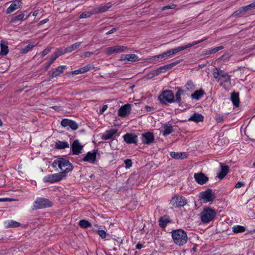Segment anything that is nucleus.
I'll return each instance as SVG.
<instances>
[{
    "label": "nucleus",
    "mask_w": 255,
    "mask_h": 255,
    "mask_svg": "<svg viewBox=\"0 0 255 255\" xmlns=\"http://www.w3.org/2000/svg\"><path fill=\"white\" fill-rule=\"evenodd\" d=\"M116 48V53H121L124 51L126 49L127 47L122 45H116L115 46Z\"/></svg>",
    "instance_id": "obj_47"
},
{
    "label": "nucleus",
    "mask_w": 255,
    "mask_h": 255,
    "mask_svg": "<svg viewBox=\"0 0 255 255\" xmlns=\"http://www.w3.org/2000/svg\"><path fill=\"white\" fill-rule=\"evenodd\" d=\"M79 225L83 228H87L92 226V224L86 220H80L79 223Z\"/></svg>",
    "instance_id": "obj_42"
},
{
    "label": "nucleus",
    "mask_w": 255,
    "mask_h": 255,
    "mask_svg": "<svg viewBox=\"0 0 255 255\" xmlns=\"http://www.w3.org/2000/svg\"><path fill=\"white\" fill-rule=\"evenodd\" d=\"M204 117L200 114L194 113L189 119V121H193L196 123L203 121Z\"/></svg>",
    "instance_id": "obj_27"
},
{
    "label": "nucleus",
    "mask_w": 255,
    "mask_h": 255,
    "mask_svg": "<svg viewBox=\"0 0 255 255\" xmlns=\"http://www.w3.org/2000/svg\"><path fill=\"white\" fill-rule=\"evenodd\" d=\"M250 11L249 8L247 5L240 7L238 10L235 11L233 15L234 16H238L240 14H245L246 12Z\"/></svg>",
    "instance_id": "obj_31"
},
{
    "label": "nucleus",
    "mask_w": 255,
    "mask_h": 255,
    "mask_svg": "<svg viewBox=\"0 0 255 255\" xmlns=\"http://www.w3.org/2000/svg\"><path fill=\"white\" fill-rule=\"evenodd\" d=\"M194 177L195 181L201 185L205 184L208 180V178L202 172L195 173Z\"/></svg>",
    "instance_id": "obj_18"
},
{
    "label": "nucleus",
    "mask_w": 255,
    "mask_h": 255,
    "mask_svg": "<svg viewBox=\"0 0 255 255\" xmlns=\"http://www.w3.org/2000/svg\"><path fill=\"white\" fill-rule=\"evenodd\" d=\"M125 167L127 169L129 168L132 165V161L130 159H127L125 160Z\"/></svg>",
    "instance_id": "obj_49"
},
{
    "label": "nucleus",
    "mask_w": 255,
    "mask_h": 255,
    "mask_svg": "<svg viewBox=\"0 0 255 255\" xmlns=\"http://www.w3.org/2000/svg\"><path fill=\"white\" fill-rule=\"evenodd\" d=\"M176 89L177 90V91L175 94V99H174V102L180 103L181 102V95L184 94L185 91L182 90L181 88L179 87L176 88Z\"/></svg>",
    "instance_id": "obj_30"
},
{
    "label": "nucleus",
    "mask_w": 255,
    "mask_h": 255,
    "mask_svg": "<svg viewBox=\"0 0 255 255\" xmlns=\"http://www.w3.org/2000/svg\"><path fill=\"white\" fill-rule=\"evenodd\" d=\"M94 54V52H85L82 54L81 57L82 58L89 57Z\"/></svg>",
    "instance_id": "obj_52"
},
{
    "label": "nucleus",
    "mask_w": 255,
    "mask_h": 255,
    "mask_svg": "<svg viewBox=\"0 0 255 255\" xmlns=\"http://www.w3.org/2000/svg\"><path fill=\"white\" fill-rule=\"evenodd\" d=\"M82 160L92 164L94 163L96 160V152H88Z\"/></svg>",
    "instance_id": "obj_20"
},
{
    "label": "nucleus",
    "mask_w": 255,
    "mask_h": 255,
    "mask_svg": "<svg viewBox=\"0 0 255 255\" xmlns=\"http://www.w3.org/2000/svg\"><path fill=\"white\" fill-rule=\"evenodd\" d=\"M22 2L21 0H15L12 1L11 4L7 8L6 13L10 14L17 9L20 8L22 6Z\"/></svg>",
    "instance_id": "obj_14"
},
{
    "label": "nucleus",
    "mask_w": 255,
    "mask_h": 255,
    "mask_svg": "<svg viewBox=\"0 0 255 255\" xmlns=\"http://www.w3.org/2000/svg\"><path fill=\"white\" fill-rule=\"evenodd\" d=\"M170 222L166 216L161 217L159 220V225L162 228H165L168 223Z\"/></svg>",
    "instance_id": "obj_39"
},
{
    "label": "nucleus",
    "mask_w": 255,
    "mask_h": 255,
    "mask_svg": "<svg viewBox=\"0 0 255 255\" xmlns=\"http://www.w3.org/2000/svg\"><path fill=\"white\" fill-rule=\"evenodd\" d=\"M205 92L202 89L195 91L193 94L191 95V97L192 99L198 100L200 99L204 95Z\"/></svg>",
    "instance_id": "obj_26"
},
{
    "label": "nucleus",
    "mask_w": 255,
    "mask_h": 255,
    "mask_svg": "<svg viewBox=\"0 0 255 255\" xmlns=\"http://www.w3.org/2000/svg\"><path fill=\"white\" fill-rule=\"evenodd\" d=\"M154 139V134L151 132L148 131L141 134V140L144 144H150Z\"/></svg>",
    "instance_id": "obj_10"
},
{
    "label": "nucleus",
    "mask_w": 255,
    "mask_h": 255,
    "mask_svg": "<svg viewBox=\"0 0 255 255\" xmlns=\"http://www.w3.org/2000/svg\"><path fill=\"white\" fill-rule=\"evenodd\" d=\"M98 234L102 239L106 238L107 233L104 230H101L98 231Z\"/></svg>",
    "instance_id": "obj_50"
},
{
    "label": "nucleus",
    "mask_w": 255,
    "mask_h": 255,
    "mask_svg": "<svg viewBox=\"0 0 255 255\" xmlns=\"http://www.w3.org/2000/svg\"><path fill=\"white\" fill-rule=\"evenodd\" d=\"M4 41H1L0 54L2 56L6 55L8 53V47L6 45L4 44Z\"/></svg>",
    "instance_id": "obj_35"
},
{
    "label": "nucleus",
    "mask_w": 255,
    "mask_h": 255,
    "mask_svg": "<svg viewBox=\"0 0 255 255\" xmlns=\"http://www.w3.org/2000/svg\"><path fill=\"white\" fill-rule=\"evenodd\" d=\"M245 185V183L243 182H238L236 183V184L235 185V188H241V187Z\"/></svg>",
    "instance_id": "obj_55"
},
{
    "label": "nucleus",
    "mask_w": 255,
    "mask_h": 255,
    "mask_svg": "<svg viewBox=\"0 0 255 255\" xmlns=\"http://www.w3.org/2000/svg\"><path fill=\"white\" fill-rule=\"evenodd\" d=\"M162 134L164 136L168 135L174 131L173 127L170 124H164L163 126Z\"/></svg>",
    "instance_id": "obj_23"
},
{
    "label": "nucleus",
    "mask_w": 255,
    "mask_h": 255,
    "mask_svg": "<svg viewBox=\"0 0 255 255\" xmlns=\"http://www.w3.org/2000/svg\"><path fill=\"white\" fill-rule=\"evenodd\" d=\"M220 80H222L224 82L231 83V77L228 73H225L223 70L220 71Z\"/></svg>",
    "instance_id": "obj_32"
},
{
    "label": "nucleus",
    "mask_w": 255,
    "mask_h": 255,
    "mask_svg": "<svg viewBox=\"0 0 255 255\" xmlns=\"http://www.w3.org/2000/svg\"><path fill=\"white\" fill-rule=\"evenodd\" d=\"M61 125L63 127H69L74 130L78 129L79 127L78 125L75 121L68 119H63L61 122Z\"/></svg>",
    "instance_id": "obj_13"
},
{
    "label": "nucleus",
    "mask_w": 255,
    "mask_h": 255,
    "mask_svg": "<svg viewBox=\"0 0 255 255\" xmlns=\"http://www.w3.org/2000/svg\"><path fill=\"white\" fill-rule=\"evenodd\" d=\"M216 215L214 210L209 207L205 208L200 213L201 220L204 223H208L213 220Z\"/></svg>",
    "instance_id": "obj_4"
},
{
    "label": "nucleus",
    "mask_w": 255,
    "mask_h": 255,
    "mask_svg": "<svg viewBox=\"0 0 255 255\" xmlns=\"http://www.w3.org/2000/svg\"><path fill=\"white\" fill-rule=\"evenodd\" d=\"M64 54L62 50H58L53 53L51 58L49 61L46 63L45 66V69L47 70L52 63L60 56Z\"/></svg>",
    "instance_id": "obj_19"
},
{
    "label": "nucleus",
    "mask_w": 255,
    "mask_h": 255,
    "mask_svg": "<svg viewBox=\"0 0 255 255\" xmlns=\"http://www.w3.org/2000/svg\"><path fill=\"white\" fill-rule=\"evenodd\" d=\"M51 50V47H48L45 49L41 53V55L42 56H44L48 54Z\"/></svg>",
    "instance_id": "obj_53"
},
{
    "label": "nucleus",
    "mask_w": 255,
    "mask_h": 255,
    "mask_svg": "<svg viewBox=\"0 0 255 255\" xmlns=\"http://www.w3.org/2000/svg\"><path fill=\"white\" fill-rule=\"evenodd\" d=\"M131 110V105L129 104H127L119 109L118 111V115L121 117H126L129 114Z\"/></svg>",
    "instance_id": "obj_15"
},
{
    "label": "nucleus",
    "mask_w": 255,
    "mask_h": 255,
    "mask_svg": "<svg viewBox=\"0 0 255 255\" xmlns=\"http://www.w3.org/2000/svg\"><path fill=\"white\" fill-rule=\"evenodd\" d=\"M215 119L218 123H222L224 120L223 116L219 115H217Z\"/></svg>",
    "instance_id": "obj_54"
},
{
    "label": "nucleus",
    "mask_w": 255,
    "mask_h": 255,
    "mask_svg": "<svg viewBox=\"0 0 255 255\" xmlns=\"http://www.w3.org/2000/svg\"><path fill=\"white\" fill-rule=\"evenodd\" d=\"M52 205V202L47 199L39 198L35 201L33 209L37 210L49 207Z\"/></svg>",
    "instance_id": "obj_6"
},
{
    "label": "nucleus",
    "mask_w": 255,
    "mask_h": 255,
    "mask_svg": "<svg viewBox=\"0 0 255 255\" xmlns=\"http://www.w3.org/2000/svg\"><path fill=\"white\" fill-rule=\"evenodd\" d=\"M118 129L112 128L109 130L106 131L102 135L101 138L103 140H108L111 139L114 134L117 133Z\"/></svg>",
    "instance_id": "obj_21"
},
{
    "label": "nucleus",
    "mask_w": 255,
    "mask_h": 255,
    "mask_svg": "<svg viewBox=\"0 0 255 255\" xmlns=\"http://www.w3.org/2000/svg\"><path fill=\"white\" fill-rule=\"evenodd\" d=\"M215 70H216V71H214L213 72V75L214 77L216 79H217L218 81H219L221 79V78L220 77V71H221V70L220 68H216Z\"/></svg>",
    "instance_id": "obj_45"
},
{
    "label": "nucleus",
    "mask_w": 255,
    "mask_h": 255,
    "mask_svg": "<svg viewBox=\"0 0 255 255\" xmlns=\"http://www.w3.org/2000/svg\"><path fill=\"white\" fill-rule=\"evenodd\" d=\"M223 48H224L223 46H219L218 47H216L215 48H211L208 50H206V51L204 52L205 53H203V55H208V54H211L213 53H215L217 52H218V51L223 49Z\"/></svg>",
    "instance_id": "obj_38"
},
{
    "label": "nucleus",
    "mask_w": 255,
    "mask_h": 255,
    "mask_svg": "<svg viewBox=\"0 0 255 255\" xmlns=\"http://www.w3.org/2000/svg\"><path fill=\"white\" fill-rule=\"evenodd\" d=\"M48 19H44L41 21H40L39 23V25H42V24H43L45 23H46L48 21Z\"/></svg>",
    "instance_id": "obj_62"
},
{
    "label": "nucleus",
    "mask_w": 255,
    "mask_h": 255,
    "mask_svg": "<svg viewBox=\"0 0 255 255\" xmlns=\"http://www.w3.org/2000/svg\"><path fill=\"white\" fill-rule=\"evenodd\" d=\"M201 196L205 203L213 201L215 197L210 189H208L205 191L201 192Z\"/></svg>",
    "instance_id": "obj_12"
},
{
    "label": "nucleus",
    "mask_w": 255,
    "mask_h": 255,
    "mask_svg": "<svg viewBox=\"0 0 255 255\" xmlns=\"http://www.w3.org/2000/svg\"><path fill=\"white\" fill-rule=\"evenodd\" d=\"M52 166L54 168L58 167L62 171L61 172H64L65 176L66 173L71 171L73 169V165L70 161L64 158H59L55 160L52 163Z\"/></svg>",
    "instance_id": "obj_2"
},
{
    "label": "nucleus",
    "mask_w": 255,
    "mask_h": 255,
    "mask_svg": "<svg viewBox=\"0 0 255 255\" xmlns=\"http://www.w3.org/2000/svg\"><path fill=\"white\" fill-rule=\"evenodd\" d=\"M161 103L166 104V103H172L174 102V96L173 93L171 90H165L162 92L158 97Z\"/></svg>",
    "instance_id": "obj_5"
},
{
    "label": "nucleus",
    "mask_w": 255,
    "mask_h": 255,
    "mask_svg": "<svg viewBox=\"0 0 255 255\" xmlns=\"http://www.w3.org/2000/svg\"><path fill=\"white\" fill-rule=\"evenodd\" d=\"M34 47L32 44H28L23 49H22V53L27 52L30 49H32Z\"/></svg>",
    "instance_id": "obj_48"
},
{
    "label": "nucleus",
    "mask_w": 255,
    "mask_h": 255,
    "mask_svg": "<svg viewBox=\"0 0 255 255\" xmlns=\"http://www.w3.org/2000/svg\"><path fill=\"white\" fill-rule=\"evenodd\" d=\"M170 203L175 208H180L185 206L187 203V200L184 197L175 195L171 199Z\"/></svg>",
    "instance_id": "obj_7"
},
{
    "label": "nucleus",
    "mask_w": 255,
    "mask_h": 255,
    "mask_svg": "<svg viewBox=\"0 0 255 255\" xmlns=\"http://www.w3.org/2000/svg\"><path fill=\"white\" fill-rule=\"evenodd\" d=\"M248 6L249 8V10L250 11L254 9H255V1L248 5Z\"/></svg>",
    "instance_id": "obj_56"
},
{
    "label": "nucleus",
    "mask_w": 255,
    "mask_h": 255,
    "mask_svg": "<svg viewBox=\"0 0 255 255\" xmlns=\"http://www.w3.org/2000/svg\"><path fill=\"white\" fill-rule=\"evenodd\" d=\"M172 237L174 242L179 246H183L186 243L187 241L186 233L181 229L173 231Z\"/></svg>",
    "instance_id": "obj_3"
},
{
    "label": "nucleus",
    "mask_w": 255,
    "mask_h": 255,
    "mask_svg": "<svg viewBox=\"0 0 255 255\" xmlns=\"http://www.w3.org/2000/svg\"><path fill=\"white\" fill-rule=\"evenodd\" d=\"M82 43V42H77L67 47L63 51L64 53L71 52L75 49H77L81 45Z\"/></svg>",
    "instance_id": "obj_25"
},
{
    "label": "nucleus",
    "mask_w": 255,
    "mask_h": 255,
    "mask_svg": "<svg viewBox=\"0 0 255 255\" xmlns=\"http://www.w3.org/2000/svg\"><path fill=\"white\" fill-rule=\"evenodd\" d=\"M231 101L233 105L236 107H238L240 104L239 94L236 93H233L231 96Z\"/></svg>",
    "instance_id": "obj_29"
},
{
    "label": "nucleus",
    "mask_w": 255,
    "mask_h": 255,
    "mask_svg": "<svg viewBox=\"0 0 255 255\" xmlns=\"http://www.w3.org/2000/svg\"><path fill=\"white\" fill-rule=\"evenodd\" d=\"M206 39V38H204L200 40L194 41L191 43H189V44H188L184 45V46H179L175 48H173V49L168 50L167 51L162 53L161 54L155 55V56L152 57V59L153 60H158L160 58H163L165 57L171 56L172 55H175L176 53H177L178 52H180V51L185 50L187 48H188L192 46H193L196 44L200 43L201 42L204 41Z\"/></svg>",
    "instance_id": "obj_1"
},
{
    "label": "nucleus",
    "mask_w": 255,
    "mask_h": 255,
    "mask_svg": "<svg viewBox=\"0 0 255 255\" xmlns=\"http://www.w3.org/2000/svg\"><path fill=\"white\" fill-rule=\"evenodd\" d=\"M246 230V227L241 225H236L232 228L233 232L236 234L244 232Z\"/></svg>",
    "instance_id": "obj_36"
},
{
    "label": "nucleus",
    "mask_w": 255,
    "mask_h": 255,
    "mask_svg": "<svg viewBox=\"0 0 255 255\" xmlns=\"http://www.w3.org/2000/svg\"><path fill=\"white\" fill-rule=\"evenodd\" d=\"M65 68H66V66H60L57 67L56 68L51 69L49 72V75L50 78H53L57 77L58 76H59L60 74H62L64 72V70L65 69Z\"/></svg>",
    "instance_id": "obj_16"
},
{
    "label": "nucleus",
    "mask_w": 255,
    "mask_h": 255,
    "mask_svg": "<svg viewBox=\"0 0 255 255\" xmlns=\"http://www.w3.org/2000/svg\"><path fill=\"white\" fill-rule=\"evenodd\" d=\"M171 156L175 159H184L187 157V155L185 152H171L170 153Z\"/></svg>",
    "instance_id": "obj_28"
},
{
    "label": "nucleus",
    "mask_w": 255,
    "mask_h": 255,
    "mask_svg": "<svg viewBox=\"0 0 255 255\" xmlns=\"http://www.w3.org/2000/svg\"><path fill=\"white\" fill-rule=\"evenodd\" d=\"M142 248H143V245L140 243H138L136 245V249L137 250H140Z\"/></svg>",
    "instance_id": "obj_61"
},
{
    "label": "nucleus",
    "mask_w": 255,
    "mask_h": 255,
    "mask_svg": "<svg viewBox=\"0 0 255 255\" xmlns=\"http://www.w3.org/2000/svg\"><path fill=\"white\" fill-rule=\"evenodd\" d=\"M127 54H123L121 56V57H120V60L121 61H123V60H127Z\"/></svg>",
    "instance_id": "obj_60"
},
{
    "label": "nucleus",
    "mask_w": 255,
    "mask_h": 255,
    "mask_svg": "<svg viewBox=\"0 0 255 255\" xmlns=\"http://www.w3.org/2000/svg\"><path fill=\"white\" fill-rule=\"evenodd\" d=\"M180 62V60L174 62H172L170 64H167L162 66L160 67L159 68L152 71L151 73L149 74V75H151L150 77L152 78L155 77L162 72H165L169 69L172 68L173 66H175L176 64H178Z\"/></svg>",
    "instance_id": "obj_8"
},
{
    "label": "nucleus",
    "mask_w": 255,
    "mask_h": 255,
    "mask_svg": "<svg viewBox=\"0 0 255 255\" xmlns=\"http://www.w3.org/2000/svg\"><path fill=\"white\" fill-rule=\"evenodd\" d=\"M123 137L124 140L128 144H136L137 142V135L133 133H127Z\"/></svg>",
    "instance_id": "obj_17"
},
{
    "label": "nucleus",
    "mask_w": 255,
    "mask_h": 255,
    "mask_svg": "<svg viewBox=\"0 0 255 255\" xmlns=\"http://www.w3.org/2000/svg\"><path fill=\"white\" fill-rule=\"evenodd\" d=\"M52 108L56 111H60L61 110V107L57 106H52Z\"/></svg>",
    "instance_id": "obj_63"
},
{
    "label": "nucleus",
    "mask_w": 255,
    "mask_h": 255,
    "mask_svg": "<svg viewBox=\"0 0 255 255\" xmlns=\"http://www.w3.org/2000/svg\"><path fill=\"white\" fill-rule=\"evenodd\" d=\"M196 249H197V246H194V247L192 248V251H194V252H196Z\"/></svg>",
    "instance_id": "obj_64"
},
{
    "label": "nucleus",
    "mask_w": 255,
    "mask_h": 255,
    "mask_svg": "<svg viewBox=\"0 0 255 255\" xmlns=\"http://www.w3.org/2000/svg\"><path fill=\"white\" fill-rule=\"evenodd\" d=\"M111 6L110 3H108L106 5L100 6L99 7L94 8V13L98 14L99 13H103L106 11Z\"/></svg>",
    "instance_id": "obj_24"
},
{
    "label": "nucleus",
    "mask_w": 255,
    "mask_h": 255,
    "mask_svg": "<svg viewBox=\"0 0 255 255\" xmlns=\"http://www.w3.org/2000/svg\"><path fill=\"white\" fill-rule=\"evenodd\" d=\"M4 224L6 228H16L19 227L20 225L19 223L13 220L6 221Z\"/></svg>",
    "instance_id": "obj_33"
},
{
    "label": "nucleus",
    "mask_w": 255,
    "mask_h": 255,
    "mask_svg": "<svg viewBox=\"0 0 255 255\" xmlns=\"http://www.w3.org/2000/svg\"><path fill=\"white\" fill-rule=\"evenodd\" d=\"M83 148V145L80 144L79 140L75 139L73 141L71 144V149L72 154L79 155L82 152Z\"/></svg>",
    "instance_id": "obj_11"
},
{
    "label": "nucleus",
    "mask_w": 255,
    "mask_h": 255,
    "mask_svg": "<svg viewBox=\"0 0 255 255\" xmlns=\"http://www.w3.org/2000/svg\"><path fill=\"white\" fill-rule=\"evenodd\" d=\"M221 171L218 174V177L220 179H222L228 174L229 171V167L227 165H224L223 163H220Z\"/></svg>",
    "instance_id": "obj_22"
},
{
    "label": "nucleus",
    "mask_w": 255,
    "mask_h": 255,
    "mask_svg": "<svg viewBox=\"0 0 255 255\" xmlns=\"http://www.w3.org/2000/svg\"><path fill=\"white\" fill-rule=\"evenodd\" d=\"M118 28H112L111 30H110V31H108L107 33H106V34L107 35H109V34H112V33H114V32H115L116 31H117L118 30Z\"/></svg>",
    "instance_id": "obj_57"
},
{
    "label": "nucleus",
    "mask_w": 255,
    "mask_h": 255,
    "mask_svg": "<svg viewBox=\"0 0 255 255\" xmlns=\"http://www.w3.org/2000/svg\"><path fill=\"white\" fill-rule=\"evenodd\" d=\"M175 7H176V5L175 4H171V5L169 4V5H167L163 6L161 8V10H164L168 9H173V8H175Z\"/></svg>",
    "instance_id": "obj_51"
},
{
    "label": "nucleus",
    "mask_w": 255,
    "mask_h": 255,
    "mask_svg": "<svg viewBox=\"0 0 255 255\" xmlns=\"http://www.w3.org/2000/svg\"><path fill=\"white\" fill-rule=\"evenodd\" d=\"M24 16L25 14L24 13H20L17 16H14L11 19L10 22L15 23L17 21H21L23 19Z\"/></svg>",
    "instance_id": "obj_41"
},
{
    "label": "nucleus",
    "mask_w": 255,
    "mask_h": 255,
    "mask_svg": "<svg viewBox=\"0 0 255 255\" xmlns=\"http://www.w3.org/2000/svg\"><path fill=\"white\" fill-rule=\"evenodd\" d=\"M91 66L90 65H87L82 68H79L78 70H76L73 71V74L77 75L79 74L84 73L90 70Z\"/></svg>",
    "instance_id": "obj_34"
},
{
    "label": "nucleus",
    "mask_w": 255,
    "mask_h": 255,
    "mask_svg": "<svg viewBox=\"0 0 255 255\" xmlns=\"http://www.w3.org/2000/svg\"><path fill=\"white\" fill-rule=\"evenodd\" d=\"M108 106L107 105H105L103 106L102 109L100 110V113L101 114H103V113L107 109Z\"/></svg>",
    "instance_id": "obj_58"
},
{
    "label": "nucleus",
    "mask_w": 255,
    "mask_h": 255,
    "mask_svg": "<svg viewBox=\"0 0 255 255\" xmlns=\"http://www.w3.org/2000/svg\"><path fill=\"white\" fill-rule=\"evenodd\" d=\"M95 14L94 13V9L91 11H85L83 12L80 15V18H86L90 17L92 15Z\"/></svg>",
    "instance_id": "obj_44"
},
{
    "label": "nucleus",
    "mask_w": 255,
    "mask_h": 255,
    "mask_svg": "<svg viewBox=\"0 0 255 255\" xmlns=\"http://www.w3.org/2000/svg\"><path fill=\"white\" fill-rule=\"evenodd\" d=\"M145 109L147 112H150L154 111V108L152 107H150L148 106H146L145 107Z\"/></svg>",
    "instance_id": "obj_59"
},
{
    "label": "nucleus",
    "mask_w": 255,
    "mask_h": 255,
    "mask_svg": "<svg viewBox=\"0 0 255 255\" xmlns=\"http://www.w3.org/2000/svg\"><path fill=\"white\" fill-rule=\"evenodd\" d=\"M64 177V172H59L45 176L43 181L45 182L54 183L60 181Z\"/></svg>",
    "instance_id": "obj_9"
},
{
    "label": "nucleus",
    "mask_w": 255,
    "mask_h": 255,
    "mask_svg": "<svg viewBox=\"0 0 255 255\" xmlns=\"http://www.w3.org/2000/svg\"><path fill=\"white\" fill-rule=\"evenodd\" d=\"M106 53L107 55H111L113 53H117L115 46L110 47L106 49Z\"/></svg>",
    "instance_id": "obj_46"
},
{
    "label": "nucleus",
    "mask_w": 255,
    "mask_h": 255,
    "mask_svg": "<svg viewBox=\"0 0 255 255\" xmlns=\"http://www.w3.org/2000/svg\"><path fill=\"white\" fill-rule=\"evenodd\" d=\"M127 61L135 62L138 60V57L137 55L134 54H127Z\"/></svg>",
    "instance_id": "obj_43"
},
{
    "label": "nucleus",
    "mask_w": 255,
    "mask_h": 255,
    "mask_svg": "<svg viewBox=\"0 0 255 255\" xmlns=\"http://www.w3.org/2000/svg\"><path fill=\"white\" fill-rule=\"evenodd\" d=\"M185 87L187 91L192 92L195 89V85L191 80H188L185 85Z\"/></svg>",
    "instance_id": "obj_40"
},
{
    "label": "nucleus",
    "mask_w": 255,
    "mask_h": 255,
    "mask_svg": "<svg viewBox=\"0 0 255 255\" xmlns=\"http://www.w3.org/2000/svg\"><path fill=\"white\" fill-rule=\"evenodd\" d=\"M69 146V143L66 141H58L56 142L55 147L57 149H64Z\"/></svg>",
    "instance_id": "obj_37"
}]
</instances>
